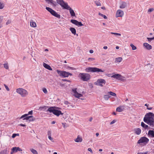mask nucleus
<instances>
[{"mask_svg":"<svg viewBox=\"0 0 154 154\" xmlns=\"http://www.w3.org/2000/svg\"><path fill=\"white\" fill-rule=\"evenodd\" d=\"M154 114L152 112L146 113L143 118V121L151 127L154 126V119L152 117Z\"/></svg>","mask_w":154,"mask_h":154,"instance_id":"f257e3e1","label":"nucleus"},{"mask_svg":"<svg viewBox=\"0 0 154 154\" xmlns=\"http://www.w3.org/2000/svg\"><path fill=\"white\" fill-rule=\"evenodd\" d=\"M56 1L57 3L63 8L69 10L72 16L74 17L75 16V14L73 10L68 5L67 3L65 2L63 0H57Z\"/></svg>","mask_w":154,"mask_h":154,"instance_id":"f03ea898","label":"nucleus"},{"mask_svg":"<svg viewBox=\"0 0 154 154\" xmlns=\"http://www.w3.org/2000/svg\"><path fill=\"white\" fill-rule=\"evenodd\" d=\"M16 92L23 97H25L28 94L27 91L22 88H19L16 89Z\"/></svg>","mask_w":154,"mask_h":154,"instance_id":"7ed1b4c3","label":"nucleus"},{"mask_svg":"<svg viewBox=\"0 0 154 154\" xmlns=\"http://www.w3.org/2000/svg\"><path fill=\"white\" fill-rule=\"evenodd\" d=\"M47 111L49 112H52L54 115L58 116L60 115H63V113H62L60 111L55 109L53 107H49L47 109Z\"/></svg>","mask_w":154,"mask_h":154,"instance_id":"20e7f679","label":"nucleus"},{"mask_svg":"<svg viewBox=\"0 0 154 154\" xmlns=\"http://www.w3.org/2000/svg\"><path fill=\"white\" fill-rule=\"evenodd\" d=\"M85 71L86 72H103L104 71V70H102L96 67H88L85 69Z\"/></svg>","mask_w":154,"mask_h":154,"instance_id":"39448f33","label":"nucleus"},{"mask_svg":"<svg viewBox=\"0 0 154 154\" xmlns=\"http://www.w3.org/2000/svg\"><path fill=\"white\" fill-rule=\"evenodd\" d=\"M90 75L88 73H80L79 75V77L81 80L83 81H87L90 79Z\"/></svg>","mask_w":154,"mask_h":154,"instance_id":"423d86ee","label":"nucleus"},{"mask_svg":"<svg viewBox=\"0 0 154 154\" xmlns=\"http://www.w3.org/2000/svg\"><path fill=\"white\" fill-rule=\"evenodd\" d=\"M57 72L59 75L63 77H67L69 75H72V74L65 71H60L57 70Z\"/></svg>","mask_w":154,"mask_h":154,"instance_id":"0eeeda50","label":"nucleus"},{"mask_svg":"<svg viewBox=\"0 0 154 154\" xmlns=\"http://www.w3.org/2000/svg\"><path fill=\"white\" fill-rule=\"evenodd\" d=\"M149 139L146 137H141L137 142V143L140 144L143 143L144 144H146L149 142Z\"/></svg>","mask_w":154,"mask_h":154,"instance_id":"6e6552de","label":"nucleus"},{"mask_svg":"<svg viewBox=\"0 0 154 154\" xmlns=\"http://www.w3.org/2000/svg\"><path fill=\"white\" fill-rule=\"evenodd\" d=\"M106 83V81L104 79H98L96 82L97 85L102 87L105 85Z\"/></svg>","mask_w":154,"mask_h":154,"instance_id":"1a4fd4ad","label":"nucleus"},{"mask_svg":"<svg viewBox=\"0 0 154 154\" xmlns=\"http://www.w3.org/2000/svg\"><path fill=\"white\" fill-rule=\"evenodd\" d=\"M114 74V73H112V75L111 76V78H115L119 80H121L122 79V77L121 75L118 73Z\"/></svg>","mask_w":154,"mask_h":154,"instance_id":"9d476101","label":"nucleus"},{"mask_svg":"<svg viewBox=\"0 0 154 154\" xmlns=\"http://www.w3.org/2000/svg\"><path fill=\"white\" fill-rule=\"evenodd\" d=\"M72 91L74 93V96L76 97L79 98L82 96V94H79L77 92L76 88L72 89Z\"/></svg>","mask_w":154,"mask_h":154,"instance_id":"9b49d317","label":"nucleus"},{"mask_svg":"<svg viewBox=\"0 0 154 154\" xmlns=\"http://www.w3.org/2000/svg\"><path fill=\"white\" fill-rule=\"evenodd\" d=\"M124 14V12L121 10H118L116 13V17H122Z\"/></svg>","mask_w":154,"mask_h":154,"instance_id":"f8f14e48","label":"nucleus"},{"mask_svg":"<svg viewBox=\"0 0 154 154\" xmlns=\"http://www.w3.org/2000/svg\"><path fill=\"white\" fill-rule=\"evenodd\" d=\"M143 45L148 50H150L152 49V46L147 43H144Z\"/></svg>","mask_w":154,"mask_h":154,"instance_id":"ddd939ff","label":"nucleus"},{"mask_svg":"<svg viewBox=\"0 0 154 154\" xmlns=\"http://www.w3.org/2000/svg\"><path fill=\"white\" fill-rule=\"evenodd\" d=\"M12 149V152H16L18 151H22V150L19 147H13Z\"/></svg>","mask_w":154,"mask_h":154,"instance_id":"4468645a","label":"nucleus"},{"mask_svg":"<svg viewBox=\"0 0 154 154\" xmlns=\"http://www.w3.org/2000/svg\"><path fill=\"white\" fill-rule=\"evenodd\" d=\"M124 106H121L117 108L116 111L119 112H121L124 110Z\"/></svg>","mask_w":154,"mask_h":154,"instance_id":"2eb2a0df","label":"nucleus"},{"mask_svg":"<svg viewBox=\"0 0 154 154\" xmlns=\"http://www.w3.org/2000/svg\"><path fill=\"white\" fill-rule=\"evenodd\" d=\"M43 65L44 66V67L46 69L50 70H52V68L51 67V66L48 64L45 63H43Z\"/></svg>","mask_w":154,"mask_h":154,"instance_id":"dca6fc26","label":"nucleus"},{"mask_svg":"<svg viewBox=\"0 0 154 154\" xmlns=\"http://www.w3.org/2000/svg\"><path fill=\"white\" fill-rule=\"evenodd\" d=\"M141 130L139 128H136L134 129V131L135 134L137 135H139L141 132Z\"/></svg>","mask_w":154,"mask_h":154,"instance_id":"f3484780","label":"nucleus"},{"mask_svg":"<svg viewBox=\"0 0 154 154\" xmlns=\"http://www.w3.org/2000/svg\"><path fill=\"white\" fill-rule=\"evenodd\" d=\"M148 135L151 137H154V131L152 130H149L148 131Z\"/></svg>","mask_w":154,"mask_h":154,"instance_id":"a211bd4d","label":"nucleus"},{"mask_svg":"<svg viewBox=\"0 0 154 154\" xmlns=\"http://www.w3.org/2000/svg\"><path fill=\"white\" fill-rule=\"evenodd\" d=\"M48 4H51V5H56V3L53 0H45Z\"/></svg>","mask_w":154,"mask_h":154,"instance_id":"6ab92c4d","label":"nucleus"},{"mask_svg":"<svg viewBox=\"0 0 154 154\" xmlns=\"http://www.w3.org/2000/svg\"><path fill=\"white\" fill-rule=\"evenodd\" d=\"M82 140V138L79 135L77 136V138L74 140L76 142H81Z\"/></svg>","mask_w":154,"mask_h":154,"instance_id":"aec40b11","label":"nucleus"},{"mask_svg":"<svg viewBox=\"0 0 154 154\" xmlns=\"http://www.w3.org/2000/svg\"><path fill=\"white\" fill-rule=\"evenodd\" d=\"M33 113V111L32 110H31V111H29L28 114H25L23 115H22L21 117L20 118V119H22L23 118H24L25 117H26V116H28V115H32Z\"/></svg>","mask_w":154,"mask_h":154,"instance_id":"412c9836","label":"nucleus"},{"mask_svg":"<svg viewBox=\"0 0 154 154\" xmlns=\"http://www.w3.org/2000/svg\"><path fill=\"white\" fill-rule=\"evenodd\" d=\"M30 26L32 27H36V23L33 20H31L30 22Z\"/></svg>","mask_w":154,"mask_h":154,"instance_id":"4be33fe9","label":"nucleus"},{"mask_svg":"<svg viewBox=\"0 0 154 154\" xmlns=\"http://www.w3.org/2000/svg\"><path fill=\"white\" fill-rule=\"evenodd\" d=\"M127 5V4L125 2H123L120 5L119 8L121 9L125 8Z\"/></svg>","mask_w":154,"mask_h":154,"instance_id":"5701e85b","label":"nucleus"},{"mask_svg":"<svg viewBox=\"0 0 154 154\" xmlns=\"http://www.w3.org/2000/svg\"><path fill=\"white\" fill-rule=\"evenodd\" d=\"M52 15L54 16L57 17L58 18H60V15L57 14L56 12H55L54 11L53 12V14H52Z\"/></svg>","mask_w":154,"mask_h":154,"instance_id":"b1692460","label":"nucleus"},{"mask_svg":"<svg viewBox=\"0 0 154 154\" xmlns=\"http://www.w3.org/2000/svg\"><path fill=\"white\" fill-rule=\"evenodd\" d=\"M141 126L143 128L145 129H146L148 128L149 127L146 124H145L143 122H141Z\"/></svg>","mask_w":154,"mask_h":154,"instance_id":"393cba45","label":"nucleus"},{"mask_svg":"<svg viewBox=\"0 0 154 154\" xmlns=\"http://www.w3.org/2000/svg\"><path fill=\"white\" fill-rule=\"evenodd\" d=\"M48 107L47 106H44L40 107L39 109L40 110H43L44 111H46L48 108Z\"/></svg>","mask_w":154,"mask_h":154,"instance_id":"a878e982","label":"nucleus"},{"mask_svg":"<svg viewBox=\"0 0 154 154\" xmlns=\"http://www.w3.org/2000/svg\"><path fill=\"white\" fill-rule=\"evenodd\" d=\"M70 30L71 31V32L74 35L76 34V30L74 28H70Z\"/></svg>","mask_w":154,"mask_h":154,"instance_id":"bb28decb","label":"nucleus"},{"mask_svg":"<svg viewBox=\"0 0 154 154\" xmlns=\"http://www.w3.org/2000/svg\"><path fill=\"white\" fill-rule=\"evenodd\" d=\"M7 149H5L3 150H2L0 152V154H8Z\"/></svg>","mask_w":154,"mask_h":154,"instance_id":"cd10ccee","label":"nucleus"},{"mask_svg":"<svg viewBox=\"0 0 154 154\" xmlns=\"http://www.w3.org/2000/svg\"><path fill=\"white\" fill-rule=\"evenodd\" d=\"M46 9L47 11L49 12L52 14H53V12L54 11V10H52L51 8L49 7H46Z\"/></svg>","mask_w":154,"mask_h":154,"instance_id":"c85d7f7f","label":"nucleus"},{"mask_svg":"<svg viewBox=\"0 0 154 154\" xmlns=\"http://www.w3.org/2000/svg\"><path fill=\"white\" fill-rule=\"evenodd\" d=\"M94 2L96 5L97 6H100L101 5V3H100V0L95 1Z\"/></svg>","mask_w":154,"mask_h":154,"instance_id":"c756f323","label":"nucleus"},{"mask_svg":"<svg viewBox=\"0 0 154 154\" xmlns=\"http://www.w3.org/2000/svg\"><path fill=\"white\" fill-rule=\"evenodd\" d=\"M4 7L3 2L0 0V9H2Z\"/></svg>","mask_w":154,"mask_h":154,"instance_id":"7c9ffc66","label":"nucleus"},{"mask_svg":"<svg viewBox=\"0 0 154 154\" xmlns=\"http://www.w3.org/2000/svg\"><path fill=\"white\" fill-rule=\"evenodd\" d=\"M30 150L33 154H38L37 151L33 149H30Z\"/></svg>","mask_w":154,"mask_h":154,"instance_id":"2f4dec72","label":"nucleus"},{"mask_svg":"<svg viewBox=\"0 0 154 154\" xmlns=\"http://www.w3.org/2000/svg\"><path fill=\"white\" fill-rule=\"evenodd\" d=\"M122 60V58L121 57L117 58L116 59V62H120Z\"/></svg>","mask_w":154,"mask_h":154,"instance_id":"473e14b6","label":"nucleus"},{"mask_svg":"<svg viewBox=\"0 0 154 154\" xmlns=\"http://www.w3.org/2000/svg\"><path fill=\"white\" fill-rule=\"evenodd\" d=\"M78 22V21L75 20H71V22L72 23L75 25L76 26L77 25Z\"/></svg>","mask_w":154,"mask_h":154,"instance_id":"72a5a7b5","label":"nucleus"},{"mask_svg":"<svg viewBox=\"0 0 154 154\" xmlns=\"http://www.w3.org/2000/svg\"><path fill=\"white\" fill-rule=\"evenodd\" d=\"M108 94L114 97H116V94L115 93H114L111 91L108 92Z\"/></svg>","mask_w":154,"mask_h":154,"instance_id":"f704fd0d","label":"nucleus"},{"mask_svg":"<svg viewBox=\"0 0 154 154\" xmlns=\"http://www.w3.org/2000/svg\"><path fill=\"white\" fill-rule=\"evenodd\" d=\"M31 117L29 119V121L30 122H32L35 121V118H34L32 116H30Z\"/></svg>","mask_w":154,"mask_h":154,"instance_id":"c9c22d12","label":"nucleus"},{"mask_svg":"<svg viewBox=\"0 0 154 154\" xmlns=\"http://www.w3.org/2000/svg\"><path fill=\"white\" fill-rule=\"evenodd\" d=\"M110 97L109 95H105L103 96L104 98L106 100H108L109 99Z\"/></svg>","mask_w":154,"mask_h":154,"instance_id":"e433bc0d","label":"nucleus"},{"mask_svg":"<svg viewBox=\"0 0 154 154\" xmlns=\"http://www.w3.org/2000/svg\"><path fill=\"white\" fill-rule=\"evenodd\" d=\"M4 67L6 69H8L9 66L8 65V63L7 62L4 64Z\"/></svg>","mask_w":154,"mask_h":154,"instance_id":"4c0bfd02","label":"nucleus"},{"mask_svg":"<svg viewBox=\"0 0 154 154\" xmlns=\"http://www.w3.org/2000/svg\"><path fill=\"white\" fill-rule=\"evenodd\" d=\"M131 46V47L132 50H134L136 49L137 48L134 45L132 44H131L130 45Z\"/></svg>","mask_w":154,"mask_h":154,"instance_id":"58836bf2","label":"nucleus"},{"mask_svg":"<svg viewBox=\"0 0 154 154\" xmlns=\"http://www.w3.org/2000/svg\"><path fill=\"white\" fill-rule=\"evenodd\" d=\"M98 14L100 16L103 17L104 19H107V17L106 15H103L100 13H99Z\"/></svg>","mask_w":154,"mask_h":154,"instance_id":"ea45409f","label":"nucleus"},{"mask_svg":"<svg viewBox=\"0 0 154 154\" xmlns=\"http://www.w3.org/2000/svg\"><path fill=\"white\" fill-rule=\"evenodd\" d=\"M111 33L112 34H114V35L116 36H120L121 35V34L119 33H118L116 32H111Z\"/></svg>","mask_w":154,"mask_h":154,"instance_id":"a19ab883","label":"nucleus"},{"mask_svg":"<svg viewBox=\"0 0 154 154\" xmlns=\"http://www.w3.org/2000/svg\"><path fill=\"white\" fill-rule=\"evenodd\" d=\"M31 117L29 116H26V117H25L24 118H24L23 119V120H29V119Z\"/></svg>","mask_w":154,"mask_h":154,"instance_id":"79ce46f5","label":"nucleus"},{"mask_svg":"<svg viewBox=\"0 0 154 154\" xmlns=\"http://www.w3.org/2000/svg\"><path fill=\"white\" fill-rule=\"evenodd\" d=\"M147 39L148 41L149 42H151L152 40H154V38H153H153H147Z\"/></svg>","mask_w":154,"mask_h":154,"instance_id":"37998d69","label":"nucleus"},{"mask_svg":"<svg viewBox=\"0 0 154 154\" xmlns=\"http://www.w3.org/2000/svg\"><path fill=\"white\" fill-rule=\"evenodd\" d=\"M4 85L5 88L6 89V90L8 91H9L10 89H9V88L6 85H5V84H4Z\"/></svg>","mask_w":154,"mask_h":154,"instance_id":"c03bdc74","label":"nucleus"},{"mask_svg":"<svg viewBox=\"0 0 154 154\" xmlns=\"http://www.w3.org/2000/svg\"><path fill=\"white\" fill-rule=\"evenodd\" d=\"M43 91L45 94H47L48 92L46 89L45 88H43Z\"/></svg>","mask_w":154,"mask_h":154,"instance_id":"a18cd8bd","label":"nucleus"},{"mask_svg":"<svg viewBox=\"0 0 154 154\" xmlns=\"http://www.w3.org/2000/svg\"><path fill=\"white\" fill-rule=\"evenodd\" d=\"M11 20H7V22L6 23V25H8V24L10 23L11 22Z\"/></svg>","mask_w":154,"mask_h":154,"instance_id":"49530a36","label":"nucleus"},{"mask_svg":"<svg viewBox=\"0 0 154 154\" xmlns=\"http://www.w3.org/2000/svg\"><path fill=\"white\" fill-rule=\"evenodd\" d=\"M116 122V120H112L110 123V125H112L114 123H115Z\"/></svg>","mask_w":154,"mask_h":154,"instance_id":"de8ad7c7","label":"nucleus"},{"mask_svg":"<svg viewBox=\"0 0 154 154\" xmlns=\"http://www.w3.org/2000/svg\"><path fill=\"white\" fill-rule=\"evenodd\" d=\"M19 134H13L12 137L13 138H14L15 137H16L17 136H18Z\"/></svg>","mask_w":154,"mask_h":154,"instance_id":"09e8293b","label":"nucleus"},{"mask_svg":"<svg viewBox=\"0 0 154 154\" xmlns=\"http://www.w3.org/2000/svg\"><path fill=\"white\" fill-rule=\"evenodd\" d=\"M83 25L82 24L81 22L78 21L77 26H82Z\"/></svg>","mask_w":154,"mask_h":154,"instance_id":"8fccbe9b","label":"nucleus"},{"mask_svg":"<svg viewBox=\"0 0 154 154\" xmlns=\"http://www.w3.org/2000/svg\"><path fill=\"white\" fill-rule=\"evenodd\" d=\"M154 10V8H150L148 10V11L149 12H152Z\"/></svg>","mask_w":154,"mask_h":154,"instance_id":"3c124183","label":"nucleus"},{"mask_svg":"<svg viewBox=\"0 0 154 154\" xmlns=\"http://www.w3.org/2000/svg\"><path fill=\"white\" fill-rule=\"evenodd\" d=\"M148 152L146 151L145 152H138L137 154H147Z\"/></svg>","mask_w":154,"mask_h":154,"instance_id":"603ef678","label":"nucleus"},{"mask_svg":"<svg viewBox=\"0 0 154 154\" xmlns=\"http://www.w3.org/2000/svg\"><path fill=\"white\" fill-rule=\"evenodd\" d=\"M48 136H51V131H48Z\"/></svg>","mask_w":154,"mask_h":154,"instance_id":"864d4df0","label":"nucleus"},{"mask_svg":"<svg viewBox=\"0 0 154 154\" xmlns=\"http://www.w3.org/2000/svg\"><path fill=\"white\" fill-rule=\"evenodd\" d=\"M48 138L50 140L52 141V142L53 141V139L51 137V136H48Z\"/></svg>","mask_w":154,"mask_h":154,"instance_id":"5fc2aeb1","label":"nucleus"},{"mask_svg":"<svg viewBox=\"0 0 154 154\" xmlns=\"http://www.w3.org/2000/svg\"><path fill=\"white\" fill-rule=\"evenodd\" d=\"M3 19V17L2 16H0V23H1Z\"/></svg>","mask_w":154,"mask_h":154,"instance_id":"6e6d98bb","label":"nucleus"},{"mask_svg":"<svg viewBox=\"0 0 154 154\" xmlns=\"http://www.w3.org/2000/svg\"><path fill=\"white\" fill-rule=\"evenodd\" d=\"M88 150L89 151H90V152H91L92 153H93L92 150V149L91 148H89L88 149Z\"/></svg>","mask_w":154,"mask_h":154,"instance_id":"4d7b16f0","label":"nucleus"},{"mask_svg":"<svg viewBox=\"0 0 154 154\" xmlns=\"http://www.w3.org/2000/svg\"><path fill=\"white\" fill-rule=\"evenodd\" d=\"M64 103L65 104L67 105L69 104V102L67 101H65L64 102Z\"/></svg>","mask_w":154,"mask_h":154,"instance_id":"13d9d810","label":"nucleus"},{"mask_svg":"<svg viewBox=\"0 0 154 154\" xmlns=\"http://www.w3.org/2000/svg\"><path fill=\"white\" fill-rule=\"evenodd\" d=\"M106 75L108 77H111V76H112L111 75V74H107V75Z\"/></svg>","mask_w":154,"mask_h":154,"instance_id":"bf43d9fd","label":"nucleus"},{"mask_svg":"<svg viewBox=\"0 0 154 154\" xmlns=\"http://www.w3.org/2000/svg\"><path fill=\"white\" fill-rule=\"evenodd\" d=\"M90 53H93V51L92 50H91L89 51Z\"/></svg>","mask_w":154,"mask_h":154,"instance_id":"052dcab7","label":"nucleus"},{"mask_svg":"<svg viewBox=\"0 0 154 154\" xmlns=\"http://www.w3.org/2000/svg\"><path fill=\"white\" fill-rule=\"evenodd\" d=\"M103 48L105 49H106L107 48V47L106 46H104L103 47Z\"/></svg>","mask_w":154,"mask_h":154,"instance_id":"680f3d73","label":"nucleus"},{"mask_svg":"<svg viewBox=\"0 0 154 154\" xmlns=\"http://www.w3.org/2000/svg\"><path fill=\"white\" fill-rule=\"evenodd\" d=\"M152 109V107H147V109L148 110H151Z\"/></svg>","mask_w":154,"mask_h":154,"instance_id":"e2e57ef3","label":"nucleus"},{"mask_svg":"<svg viewBox=\"0 0 154 154\" xmlns=\"http://www.w3.org/2000/svg\"><path fill=\"white\" fill-rule=\"evenodd\" d=\"M20 125L21 126H23V127H24V126H25L26 125H24V124H20Z\"/></svg>","mask_w":154,"mask_h":154,"instance_id":"0e129e2a","label":"nucleus"},{"mask_svg":"<svg viewBox=\"0 0 154 154\" xmlns=\"http://www.w3.org/2000/svg\"><path fill=\"white\" fill-rule=\"evenodd\" d=\"M55 123V122L54 121H53V122H51V124H54Z\"/></svg>","mask_w":154,"mask_h":154,"instance_id":"69168bd1","label":"nucleus"},{"mask_svg":"<svg viewBox=\"0 0 154 154\" xmlns=\"http://www.w3.org/2000/svg\"><path fill=\"white\" fill-rule=\"evenodd\" d=\"M149 105V104H147V103L146 104H145V106H147V107H148V106Z\"/></svg>","mask_w":154,"mask_h":154,"instance_id":"338daca9","label":"nucleus"},{"mask_svg":"<svg viewBox=\"0 0 154 154\" xmlns=\"http://www.w3.org/2000/svg\"><path fill=\"white\" fill-rule=\"evenodd\" d=\"M99 135V134L98 133H97L96 134V135L97 137H98Z\"/></svg>","mask_w":154,"mask_h":154,"instance_id":"774afa93","label":"nucleus"}]
</instances>
